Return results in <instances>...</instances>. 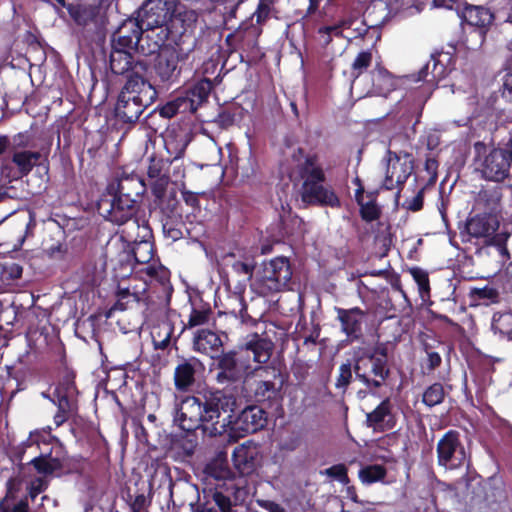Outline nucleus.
I'll list each match as a JSON object with an SVG mask.
<instances>
[{
	"label": "nucleus",
	"instance_id": "obj_1",
	"mask_svg": "<svg viewBox=\"0 0 512 512\" xmlns=\"http://www.w3.org/2000/svg\"><path fill=\"white\" fill-rule=\"evenodd\" d=\"M236 406L237 399L232 393L207 387L183 397L175 405L173 422L187 433L201 429L209 436L224 434L228 426L237 437L266 427L268 414L262 407L248 405L233 417L230 413Z\"/></svg>",
	"mask_w": 512,
	"mask_h": 512
},
{
	"label": "nucleus",
	"instance_id": "obj_2",
	"mask_svg": "<svg viewBox=\"0 0 512 512\" xmlns=\"http://www.w3.org/2000/svg\"><path fill=\"white\" fill-rule=\"evenodd\" d=\"M285 155L290 158L286 169L289 177L304 179L301 196L305 203H317L330 207L339 205V199L335 193L321 184L324 180V173L314 155H305L298 146L287 147Z\"/></svg>",
	"mask_w": 512,
	"mask_h": 512
},
{
	"label": "nucleus",
	"instance_id": "obj_3",
	"mask_svg": "<svg viewBox=\"0 0 512 512\" xmlns=\"http://www.w3.org/2000/svg\"><path fill=\"white\" fill-rule=\"evenodd\" d=\"M355 379L365 386V394L376 395L391 375L386 343L353 349Z\"/></svg>",
	"mask_w": 512,
	"mask_h": 512
},
{
	"label": "nucleus",
	"instance_id": "obj_4",
	"mask_svg": "<svg viewBox=\"0 0 512 512\" xmlns=\"http://www.w3.org/2000/svg\"><path fill=\"white\" fill-rule=\"evenodd\" d=\"M145 191V186L137 175L124 176L108 187L110 198H102L98 209L108 221L122 225L132 219L136 213L134 197H139Z\"/></svg>",
	"mask_w": 512,
	"mask_h": 512
},
{
	"label": "nucleus",
	"instance_id": "obj_5",
	"mask_svg": "<svg viewBox=\"0 0 512 512\" xmlns=\"http://www.w3.org/2000/svg\"><path fill=\"white\" fill-rule=\"evenodd\" d=\"M197 21V13L187 9L177 0H159L151 12L147 14V29L165 26L171 37L180 36V42L185 38L195 39L187 34Z\"/></svg>",
	"mask_w": 512,
	"mask_h": 512
},
{
	"label": "nucleus",
	"instance_id": "obj_6",
	"mask_svg": "<svg viewBox=\"0 0 512 512\" xmlns=\"http://www.w3.org/2000/svg\"><path fill=\"white\" fill-rule=\"evenodd\" d=\"M174 290H114L115 301L106 311L105 316L111 318L116 311L141 309L147 317L166 315L170 309Z\"/></svg>",
	"mask_w": 512,
	"mask_h": 512
},
{
	"label": "nucleus",
	"instance_id": "obj_7",
	"mask_svg": "<svg viewBox=\"0 0 512 512\" xmlns=\"http://www.w3.org/2000/svg\"><path fill=\"white\" fill-rule=\"evenodd\" d=\"M76 372L64 365L59 380L53 392V398L45 395L56 406L57 411L53 416V422L56 427L62 426L66 421L78 413V395L76 386Z\"/></svg>",
	"mask_w": 512,
	"mask_h": 512
},
{
	"label": "nucleus",
	"instance_id": "obj_8",
	"mask_svg": "<svg viewBox=\"0 0 512 512\" xmlns=\"http://www.w3.org/2000/svg\"><path fill=\"white\" fill-rule=\"evenodd\" d=\"M473 168L489 181L504 180L509 173L512 154L502 149H489L485 144L477 142L474 145Z\"/></svg>",
	"mask_w": 512,
	"mask_h": 512
},
{
	"label": "nucleus",
	"instance_id": "obj_9",
	"mask_svg": "<svg viewBox=\"0 0 512 512\" xmlns=\"http://www.w3.org/2000/svg\"><path fill=\"white\" fill-rule=\"evenodd\" d=\"M256 376L262 379L255 381L253 397L258 403L268 406L279 405L282 400L284 378L279 368L272 365L258 366L254 370Z\"/></svg>",
	"mask_w": 512,
	"mask_h": 512
},
{
	"label": "nucleus",
	"instance_id": "obj_10",
	"mask_svg": "<svg viewBox=\"0 0 512 512\" xmlns=\"http://www.w3.org/2000/svg\"><path fill=\"white\" fill-rule=\"evenodd\" d=\"M194 48L195 42L188 38H185L182 42H175L174 45L164 47L155 66L156 74L161 81H174L180 73L178 64L185 62Z\"/></svg>",
	"mask_w": 512,
	"mask_h": 512
},
{
	"label": "nucleus",
	"instance_id": "obj_11",
	"mask_svg": "<svg viewBox=\"0 0 512 512\" xmlns=\"http://www.w3.org/2000/svg\"><path fill=\"white\" fill-rule=\"evenodd\" d=\"M132 254L136 263L145 266L139 270L145 285L167 288L169 284V271L160 264L150 263L154 256V247L150 241L135 243L132 248Z\"/></svg>",
	"mask_w": 512,
	"mask_h": 512
},
{
	"label": "nucleus",
	"instance_id": "obj_12",
	"mask_svg": "<svg viewBox=\"0 0 512 512\" xmlns=\"http://www.w3.org/2000/svg\"><path fill=\"white\" fill-rule=\"evenodd\" d=\"M215 380L220 385H233L240 382L251 369L248 359L240 351L221 352L214 358Z\"/></svg>",
	"mask_w": 512,
	"mask_h": 512
},
{
	"label": "nucleus",
	"instance_id": "obj_13",
	"mask_svg": "<svg viewBox=\"0 0 512 512\" xmlns=\"http://www.w3.org/2000/svg\"><path fill=\"white\" fill-rule=\"evenodd\" d=\"M211 492L212 500L200 503L196 512H231L232 506L241 505L247 496L246 489L235 481L217 484Z\"/></svg>",
	"mask_w": 512,
	"mask_h": 512
},
{
	"label": "nucleus",
	"instance_id": "obj_14",
	"mask_svg": "<svg viewBox=\"0 0 512 512\" xmlns=\"http://www.w3.org/2000/svg\"><path fill=\"white\" fill-rule=\"evenodd\" d=\"M437 463L446 470H455L466 462V451L461 434L455 429L446 431L436 445Z\"/></svg>",
	"mask_w": 512,
	"mask_h": 512
},
{
	"label": "nucleus",
	"instance_id": "obj_15",
	"mask_svg": "<svg viewBox=\"0 0 512 512\" xmlns=\"http://www.w3.org/2000/svg\"><path fill=\"white\" fill-rule=\"evenodd\" d=\"M412 170L413 161L409 154L388 151L382 186L387 190L398 189L406 182Z\"/></svg>",
	"mask_w": 512,
	"mask_h": 512
},
{
	"label": "nucleus",
	"instance_id": "obj_16",
	"mask_svg": "<svg viewBox=\"0 0 512 512\" xmlns=\"http://www.w3.org/2000/svg\"><path fill=\"white\" fill-rule=\"evenodd\" d=\"M468 233L474 237L490 238L491 241L504 250V244L509 237V232L498 231L499 222L494 216L474 217L467 223Z\"/></svg>",
	"mask_w": 512,
	"mask_h": 512
},
{
	"label": "nucleus",
	"instance_id": "obj_17",
	"mask_svg": "<svg viewBox=\"0 0 512 512\" xmlns=\"http://www.w3.org/2000/svg\"><path fill=\"white\" fill-rule=\"evenodd\" d=\"M204 370L203 363L196 357H180L174 369V387L178 392H188L194 386L197 375Z\"/></svg>",
	"mask_w": 512,
	"mask_h": 512
},
{
	"label": "nucleus",
	"instance_id": "obj_18",
	"mask_svg": "<svg viewBox=\"0 0 512 512\" xmlns=\"http://www.w3.org/2000/svg\"><path fill=\"white\" fill-rule=\"evenodd\" d=\"M397 420L389 397L383 399L371 412L366 414L365 425L374 432L383 433L394 429Z\"/></svg>",
	"mask_w": 512,
	"mask_h": 512
},
{
	"label": "nucleus",
	"instance_id": "obj_19",
	"mask_svg": "<svg viewBox=\"0 0 512 512\" xmlns=\"http://www.w3.org/2000/svg\"><path fill=\"white\" fill-rule=\"evenodd\" d=\"M106 277V256L101 255L86 262L74 275V282L83 287L97 288Z\"/></svg>",
	"mask_w": 512,
	"mask_h": 512
},
{
	"label": "nucleus",
	"instance_id": "obj_20",
	"mask_svg": "<svg viewBox=\"0 0 512 512\" xmlns=\"http://www.w3.org/2000/svg\"><path fill=\"white\" fill-rule=\"evenodd\" d=\"M147 27V18L142 23L135 19L124 21L113 34V47L121 50H133L137 48L143 32V26Z\"/></svg>",
	"mask_w": 512,
	"mask_h": 512
},
{
	"label": "nucleus",
	"instance_id": "obj_21",
	"mask_svg": "<svg viewBox=\"0 0 512 512\" xmlns=\"http://www.w3.org/2000/svg\"><path fill=\"white\" fill-rule=\"evenodd\" d=\"M274 348V342L267 336L258 333H250L240 345L239 351L241 354H243V352L252 353L254 362L266 364L269 362Z\"/></svg>",
	"mask_w": 512,
	"mask_h": 512
},
{
	"label": "nucleus",
	"instance_id": "obj_22",
	"mask_svg": "<svg viewBox=\"0 0 512 512\" xmlns=\"http://www.w3.org/2000/svg\"><path fill=\"white\" fill-rule=\"evenodd\" d=\"M365 313L359 308L350 309L337 308V317L341 324V329L346 335V341L353 343L363 337V317Z\"/></svg>",
	"mask_w": 512,
	"mask_h": 512
},
{
	"label": "nucleus",
	"instance_id": "obj_23",
	"mask_svg": "<svg viewBox=\"0 0 512 512\" xmlns=\"http://www.w3.org/2000/svg\"><path fill=\"white\" fill-rule=\"evenodd\" d=\"M191 304V312L184 329H191L197 326L205 325L209 322L212 315V309L209 303H202L200 290H186Z\"/></svg>",
	"mask_w": 512,
	"mask_h": 512
},
{
	"label": "nucleus",
	"instance_id": "obj_24",
	"mask_svg": "<svg viewBox=\"0 0 512 512\" xmlns=\"http://www.w3.org/2000/svg\"><path fill=\"white\" fill-rule=\"evenodd\" d=\"M150 104L134 99L128 92H121L115 107L118 118L124 122H135Z\"/></svg>",
	"mask_w": 512,
	"mask_h": 512
},
{
	"label": "nucleus",
	"instance_id": "obj_25",
	"mask_svg": "<svg viewBox=\"0 0 512 512\" xmlns=\"http://www.w3.org/2000/svg\"><path fill=\"white\" fill-rule=\"evenodd\" d=\"M292 272L285 257H277L264 264L262 280L285 286L291 279Z\"/></svg>",
	"mask_w": 512,
	"mask_h": 512
},
{
	"label": "nucleus",
	"instance_id": "obj_26",
	"mask_svg": "<svg viewBox=\"0 0 512 512\" xmlns=\"http://www.w3.org/2000/svg\"><path fill=\"white\" fill-rule=\"evenodd\" d=\"M232 460L239 474L249 476L256 471L258 452L256 448L242 444L234 449Z\"/></svg>",
	"mask_w": 512,
	"mask_h": 512
},
{
	"label": "nucleus",
	"instance_id": "obj_27",
	"mask_svg": "<svg viewBox=\"0 0 512 512\" xmlns=\"http://www.w3.org/2000/svg\"><path fill=\"white\" fill-rule=\"evenodd\" d=\"M223 343L220 336L210 329H199L195 332L193 337V350L215 358V353H218L222 348Z\"/></svg>",
	"mask_w": 512,
	"mask_h": 512
},
{
	"label": "nucleus",
	"instance_id": "obj_28",
	"mask_svg": "<svg viewBox=\"0 0 512 512\" xmlns=\"http://www.w3.org/2000/svg\"><path fill=\"white\" fill-rule=\"evenodd\" d=\"M121 92H128L135 100L138 99L149 104H152L157 96L153 86L137 73L129 76Z\"/></svg>",
	"mask_w": 512,
	"mask_h": 512
},
{
	"label": "nucleus",
	"instance_id": "obj_29",
	"mask_svg": "<svg viewBox=\"0 0 512 512\" xmlns=\"http://www.w3.org/2000/svg\"><path fill=\"white\" fill-rule=\"evenodd\" d=\"M372 92L378 96H387L398 87L399 80L387 69L377 65L371 72Z\"/></svg>",
	"mask_w": 512,
	"mask_h": 512
},
{
	"label": "nucleus",
	"instance_id": "obj_30",
	"mask_svg": "<svg viewBox=\"0 0 512 512\" xmlns=\"http://www.w3.org/2000/svg\"><path fill=\"white\" fill-rule=\"evenodd\" d=\"M245 290H215V299L222 302L226 311L232 314H241L247 312V304L244 299Z\"/></svg>",
	"mask_w": 512,
	"mask_h": 512
},
{
	"label": "nucleus",
	"instance_id": "obj_31",
	"mask_svg": "<svg viewBox=\"0 0 512 512\" xmlns=\"http://www.w3.org/2000/svg\"><path fill=\"white\" fill-rule=\"evenodd\" d=\"M356 182L360 185L359 179H356ZM355 199L360 206V214L364 221L372 222L379 218L381 210L376 203V197L374 194H365L363 188L359 186L355 192Z\"/></svg>",
	"mask_w": 512,
	"mask_h": 512
},
{
	"label": "nucleus",
	"instance_id": "obj_32",
	"mask_svg": "<svg viewBox=\"0 0 512 512\" xmlns=\"http://www.w3.org/2000/svg\"><path fill=\"white\" fill-rule=\"evenodd\" d=\"M449 60L448 54H439L432 56L431 60L419 71L418 81L437 82L447 74L445 61Z\"/></svg>",
	"mask_w": 512,
	"mask_h": 512
},
{
	"label": "nucleus",
	"instance_id": "obj_33",
	"mask_svg": "<svg viewBox=\"0 0 512 512\" xmlns=\"http://www.w3.org/2000/svg\"><path fill=\"white\" fill-rule=\"evenodd\" d=\"M67 9L73 20L82 26L95 22L100 15L99 2L68 5Z\"/></svg>",
	"mask_w": 512,
	"mask_h": 512
},
{
	"label": "nucleus",
	"instance_id": "obj_34",
	"mask_svg": "<svg viewBox=\"0 0 512 512\" xmlns=\"http://www.w3.org/2000/svg\"><path fill=\"white\" fill-rule=\"evenodd\" d=\"M462 18L471 26L485 28L489 26L494 16L488 8L468 5L462 10Z\"/></svg>",
	"mask_w": 512,
	"mask_h": 512
},
{
	"label": "nucleus",
	"instance_id": "obj_35",
	"mask_svg": "<svg viewBox=\"0 0 512 512\" xmlns=\"http://www.w3.org/2000/svg\"><path fill=\"white\" fill-rule=\"evenodd\" d=\"M174 332V325L170 321H163L154 326L151 331L152 342L155 349H166Z\"/></svg>",
	"mask_w": 512,
	"mask_h": 512
},
{
	"label": "nucleus",
	"instance_id": "obj_36",
	"mask_svg": "<svg viewBox=\"0 0 512 512\" xmlns=\"http://www.w3.org/2000/svg\"><path fill=\"white\" fill-rule=\"evenodd\" d=\"M203 474L206 479L223 480V482L234 481L231 478L233 473L227 462L219 459L208 462L203 468Z\"/></svg>",
	"mask_w": 512,
	"mask_h": 512
},
{
	"label": "nucleus",
	"instance_id": "obj_37",
	"mask_svg": "<svg viewBox=\"0 0 512 512\" xmlns=\"http://www.w3.org/2000/svg\"><path fill=\"white\" fill-rule=\"evenodd\" d=\"M210 81L205 80L194 85L183 97L190 111L193 112L208 97L210 92Z\"/></svg>",
	"mask_w": 512,
	"mask_h": 512
},
{
	"label": "nucleus",
	"instance_id": "obj_38",
	"mask_svg": "<svg viewBox=\"0 0 512 512\" xmlns=\"http://www.w3.org/2000/svg\"><path fill=\"white\" fill-rule=\"evenodd\" d=\"M132 56L129 51L114 48L110 55V68L115 74H124L132 68Z\"/></svg>",
	"mask_w": 512,
	"mask_h": 512
},
{
	"label": "nucleus",
	"instance_id": "obj_39",
	"mask_svg": "<svg viewBox=\"0 0 512 512\" xmlns=\"http://www.w3.org/2000/svg\"><path fill=\"white\" fill-rule=\"evenodd\" d=\"M469 298L471 306H489L501 301L499 290H470Z\"/></svg>",
	"mask_w": 512,
	"mask_h": 512
},
{
	"label": "nucleus",
	"instance_id": "obj_40",
	"mask_svg": "<svg viewBox=\"0 0 512 512\" xmlns=\"http://www.w3.org/2000/svg\"><path fill=\"white\" fill-rule=\"evenodd\" d=\"M446 396L444 386L440 382H435L429 385L422 394V403L429 407H435L441 404Z\"/></svg>",
	"mask_w": 512,
	"mask_h": 512
},
{
	"label": "nucleus",
	"instance_id": "obj_41",
	"mask_svg": "<svg viewBox=\"0 0 512 512\" xmlns=\"http://www.w3.org/2000/svg\"><path fill=\"white\" fill-rule=\"evenodd\" d=\"M422 0H387L390 12L394 14L413 15L421 10Z\"/></svg>",
	"mask_w": 512,
	"mask_h": 512
},
{
	"label": "nucleus",
	"instance_id": "obj_42",
	"mask_svg": "<svg viewBox=\"0 0 512 512\" xmlns=\"http://www.w3.org/2000/svg\"><path fill=\"white\" fill-rule=\"evenodd\" d=\"M40 158L38 152L18 151L13 154L12 161L22 174L29 173Z\"/></svg>",
	"mask_w": 512,
	"mask_h": 512
},
{
	"label": "nucleus",
	"instance_id": "obj_43",
	"mask_svg": "<svg viewBox=\"0 0 512 512\" xmlns=\"http://www.w3.org/2000/svg\"><path fill=\"white\" fill-rule=\"evenodd\" d=\"M387 475V469L381 464H372L359 470V479L364 484H373L382 481Z\"/></svg>",
	"mask_w": 512,
	"mask_h": 512
},
{
	"label": "nucleus",
	"instance_id": "obj_44",
	"mask_svg": "<svg viewBox=\"0 0 512 512\" xmlns=\"http://www.w3.org/2000/svg\"><path fill=\"white\" fill-rule=\"evenodd\" d=\"M343 30L342 37L347 39L357 38L363 36L367 32V27L361 19L347 18L339 22Z\"/></svg>",
	"mask_w": 512,
	"mask_h": 512
},
{
	"label": "nucleus",
	"instance_id": "obj_45",
	"mask_svg": "<svg viewBox=\"0 0 512 512\" xmlns=\"http://www.w3.org/2000/svg\"><path fill=\"white\" fill-rule=\"evenodd\" d=\"M492 327L512 340V312L495 313L492 318Z\"/></svg>",
	"mask_w": 512,
	"mask_h": 512
},
{
	"label": "nucleus",
	"instance_id": "obj_46",
	"mask_svg": "<svg viewBox=\"0 0 512 512\" xmlns=\"http://www.w3.org/2000/svg\"><path fill=\"white\" fill-rule=\"evenodd\" d=\"M354 368L353 358L342 363L339 367V374L335 386L338 389L346 390L353 380Z\"/></svg>",
	"mask_w": 512,
	"mask_h": 512
},
{
	"label": "nucleus",
	"instance_id": "obj_47",
	"mask_svg": "<svg viewBox=\"0 0 512 512\" xmlns=\"http://www.w3.org/2000/svg\"><path fill=\"white\" fill-rule=\"evenodd\" d=\"M187 103L183 96H179L175 98L174 100L168 102L165 104L161 110L160 114L163 117L171 118L178 112H187L190 111V108H188Z\"/></svg>",
	"mask_w": 512,
	"mask_h": 512
},
{
	"label": "nucleus",
	"instance_id": "obj_48",
	"mask_svg": "<svg viewBox=\"0 0 512 512\" xmlns=\"http://www.w3.org/2000/svg\"><path fill=\"white\" fill-rule=\"evenodd\" d=\"M372 53L370 51H361L352 63V76L358 78L371 64Z\"/></svg>",
	"mask_w": 512,
	"mask_h": 512
},
{
	"label": "nucleus",
	"instance_id": "obj_49",
	"mask_svg": "<svg viewBox=\"0 0 512 512\" xmlns=\"http://www.w3.org/2000/svg\"><path fill=\"white\" fill-rule=\"evenodd\" d=\"M343 30L339 23L322 27L318 30V41L320 45L327 46L332 41L333 36H342Z\"/></svg>",
	"mask_w": 512,
	"mask_h": 512
},
{
	"label": "nucleus",
	"instance_id": "obj_50",
	"mask_svg": "<svg viewBox=\"0 0 512 512\" xmlns=\"http://www.w3.org/2000/svg\"><path fill=\"white\" fill-rule=\"evenodd\" d=\"M22 275V267L17 263L5 264L1 271V280L7 282L18 279Z\"/></svg>",
	"mask_w": 512,
	"mask_h": 512
},
{
	"label": "nucleus",
	"instance_id": "obj_51",
	"mask_svg": "<svg viewBox=\"0 0 512 512\" xmlns=\"http://www.w3.org/2000/svg\"><path fill=\"white\" fill-rule=\"evenodd\" d=\"M326 474L332 478H335L342 484L349 483L348 470L344 464H336L326 469Z\"/></svg>",
	"mask_w": 512,
	"mask_h": 512
},
{
	"label": "nucleus",
	"instance_id": "obj_52",
	"mask_svg": "<svg viewBox=\"0 0 512 512\" xmlns=\"http://www.w3.org/2000/svg\"><path fill=\"white\" fill-rule=\"evenodd\" d=\"M0 512H30L28 497H24L18 501L13 507L6 503V500L0 501Z\"/></svg>",
	"mask_w": 512,
	"mask_h": 512
},
{
	"label": "nucleus",
	"instance_id": "obj_53",
	"mask_svg": "<svg viewBox=\"0 0 512 512\" xmlns=\"http://www.w3.org/2000/svg\"><path fill=\"white\" fill-rule=\"evenodd\" d=\"M87 466L86 460L79 456V457H73L67 461L65 464V467L67 468L68 472L75 473L79 475H83L85 473Z\"/></svg>",
	"mask_w": 512,
	"mask_h": 512
},
{
	"label": "nucleus",
	"instance_id": "obj_54",
	"mask_svg": "<svg viewBox=\"0 0 512 512\" xmlns=\"http://www.w3.org/2000/svg\"><path fill=\"white\" fill-rule=\"evenodd\" d=\"M186 146V141L176 143L173 139L170 138L169 135L165 138V147L171 156L175 159L179 158L183 154Z\"/></svg>",
	"mask_w": 512,
	"mask_h": 512
},
{
	"label": "nucleus",
	"instance_id": "obj_55",
	"mask_svg": "<svg viewBox=\"0 0 512 512\" xmlns=\"http://www.w3.org/2000/svg\"><path fill=\"white\" fill-rule=\"evenodd\" d=\"M47 488V482L42 478H35L32 480L28 487V496L31 498L32 501L35 500V498L42 492H44Z\"/></svg>",
	"mask_w": 512,
	"mask_h": 512
},
{
	"label": "nucleus",
	"instance_id": "obj_56",
	"mask_svg": "<svg viewBox=\"0 0 512 512\" xmlns=\"http://www.w3.org/2000/svg\"><path fill=\"white\" fill-rule=\"evenodd\" d=\"M29 464H31L35 470L44 475H51V467L48 464V456L40 455L33 458Z\"/></svg>",
	"mask_w": 512,
	"mask_h": 512
},
{
	"label": "nucleus",
	"instance_id": "obj_57",
	"mask_svg": "<svg viewBox=\"0 0 512 512\" xmlns=\"http://www.w3.org/2000/svg\"><path fill=\"white\" fill-rule=\"evenodd\" d=\"M410 274L419 288H429V279L426 271L420 268H412Z\"/></svg>",
	"mask_w": 512,
	"mask_h": 512
},
{
	"label": "nucleus",
	"instance_id": "obj_58",
	"mask_svg": "<svg viewBox=\"0 0 512 512\" xmlns=\"http://www.w3.org/2000/svg\"><path fill=\"white\" fill-rule=\"evenodd\" d=\"M403 206L407 210H411V211H418V210H420L422 208V206H423V192H422V190H420L413 197H411L409 199H406L404 201V203H403Z\"/></svg>",
	"mask_w": 512,
	"mask_h": 512
},
{
	"label": "nucleus",
	"instance_id": "obj_59",
	"mask_svg": "<svg viewBox=\"0 0 512 512\" xmlns=\"http://www.w3.org/2000/svg\"><path fill=\"white\" fill-rule=\"evenodd\" d=\"M425 351L427 353L426 367L429 371H433L441 365L442 358L439 353L429 351L428 345H425Z\"/></svg>",
	"mask_w": 512,
	"mask_h": 512
},
{
	"label": "nucleus",
	"instance_id": "obj_60",
	"mask_svg": "<svg viewBox=\"0 0 512 512\" xmlns=\"http://www.w3.org/2000/svg\"><path fill=\"white\" fill-rule=\"evenodd\" d=\"M253 268H254V264L249 261L236 262L233 265V270L238 274L244 275L247 280H250V278L252 276Z\"/></svg>",
	"mask_w": 512,
	"mask_h": 512
},
{
	"label": "nucleus",
	"instance_id": "obj_61",
	"mask_svg": "<svg viewBox=\"0 0 512 512\" xmlns=\"http://www.w3.org/2000/svg\"><path fill=\"white\" fill-rule=\"evenodd\" d=\"M129 498H130V503H129V506H130V510L131 512H141L144 507L146 506V497L144 494H138L134 497V499H132V496L131 495H128Z\"/></svg>",
	"mask_w": 512,
	"mask_h": 512
},
{
	"label": "nucleus",
	"instance_id": "obj_62",
	"mask_svg": "<svg viewBox=\"0 0 512 512\" xmlns=\"http://www.w3.org/2000/svg\"><path fill=\"white\" fill-rule=\"evenodd\" d=\"M269 11V6L260 2L257 10L252 15V19H255L258 24H261L268 17Z\"/></svg>",
	"mask_w": 512,
	"mask_h": 512
},
{
	"label": "nucleus",
	"instance_id": "obj_63",
	"mask_svg": "<svg viewBox=\"0 0 512 512\" xmlns=\"http://www.w3.org/2000/svg\"><path fill=\"white\" fill-rule=\"evenodd\" d=\"M168 182H169L168 177L163 175V176L156 178V180L152 183L154 194L157 197H160L163 194Z\"/></svg>",
	"mask_w": 512,
	"mask_h": 512
},
{
	"label": "nucleus",
	"instance_id": "obj_64",
	"mask_svg": "<svg viewBox=\"0 0 512 512\" xmlns=\"http://www.w3.org/2000/svg\"><path fill=\"white\" fill-rule=\"evenodd\" d=\"M260 506L268 512H286V510L278 503L270 500H263Z\"/></svg>",
	"mask_w": 512,
	"mask_h": 512
}]
</instances>
